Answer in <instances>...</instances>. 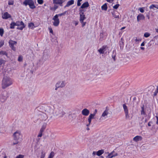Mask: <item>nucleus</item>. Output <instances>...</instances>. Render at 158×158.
Wrapping results in <instances>:
<instances>
[{"mask_svg":"<svg viewBox=\"0 0 158 158\" xmlns=\"http://www.w3.org/2000/svg\"><path fill=\"white\" fill-rule=\"evenodd\" d=\"M46 152L42 150L41 152L40 158H44L45 156Z\"/></svg>","mask_w":158,"mask_h":158,"instance_id":"obj_28","label":"nucleus"},{"mask_svg":"<svg viewBox=\"0 0 158 158\" xmlns=\"http://www.w3.org/2000/svg\"><path fill=\"white\" fill-rule=\"evenodd\" d=\"M2 16L3 19H5L10 18L11 17V15L6 12L2 13Z\"/></svg>","mask_w":158,"mask_h":158,"instance_id":"obj_15","label":"nucleus"},{"mask_svg":"<svg viewBox=\"0 0 158 158\" xmlns=\"http://www.w3.org/2000/svg\"><path fill=\"white\" fill-rule=\"evenodd\" d=\"M23 59V56H19L18 57V60L20 62V61H22Z\"/></svg>","mask_w":158,"mask_h":158,"instance_id":"obj_40","label":"nucleus"},{"mask_svg":"<svg viewBox=\"0 0 158 158\" xmlns=\"http://www.w3.org/2000/svg\"><path fill=\"white\" fill-rule=\"evenodd\" d=\"M15 26H16V22H12L10 24V28L11 29H14Z\"/></svg>","mask_w":158,"mask_h":158,"instance_id":"obj_27","label":"nucleus"},{"mask_svg":"<svg viewBox=\"0 0 158 158\" xmlns=\"http://www.w3.org/2000/svg\"><path fill=\"white\" fill-rule=\"evenodd\" d=\"M57 15V17H58V16H61L62 15H64L63 13L59 14L58 15Z\"/></svg>","mask_w":158,"mask_h":158,"instance_id":"obj_57","label":"nucleus"},{"mask_svg":"<svg viewBox=\"0 0 158 158\" xmlns=\"http://www.w3.org/2000/svg\"><path fill=\"white\" fill-rule=\"evenodd\" d=\"M65 113L64 108L62 107H60L56 110L54 115L60 117H62Z\"/></svg>","mask_w":158,"mask_h":158,"instance_id":"obj_3","label":"nucleus"},{"mask_svg":"<svg viewBox=\"0 0 158 158\" xmlns=\"http://www.w3.org/2000/svg\"><path fill=\"white\" fill-rule=\"evenodd\" d=\"M4 44V41L3 40H1L0 41V48Z\"/></svg>","mask_w":158,"mask_h":158,"instance_id":"obj_44","label":"nucleus"},{"mask_svg":"<svg viewBox=\"0 0 158 158\" xmlns=\"http://www.w3.org/2000/svg\"><path fill=\"white\" fill-rule=\"evenodd\" d=\"M91 120H92L91 119H90V118H88V121L89 122V123L86 125V126L87 127H88L90 125L91 121Z\"/></svg>","mask_w":158,"mask_h":158,"instance_id":"obj_41","label":"nucleus"},{"mask_svg":"<svg viewBox=\"0 0 158 158\" xmlns=\"http://www.w3.org/2000/svg\"><path fill=\"white\" fill-rule=\"evenodd\" d=\"M9 44L10 47L11 48L12 50L15 51V46L16 45L17 42L10 40L9 42Z\"/></svg>","mask_w":158,"mask_h":158,"instance_id":"obj_11","label":"nucleus"},{"mask_svg":"<svg viewBox=\"0 0 158 158\" xmlns=\"http://www.w3.org/2000/svg\"><path fill=\"white\" fill-rule=\"evenodd\" d=\"M49 31L50 33H53V30L52 29V28H49Z\"/></svg>","mask_w":158,"mask_h":158,"instance_id":"obj_56","label":"nucleus"},{"mask_svg":"<svg viewBox=\"0 0 158 158\" xmlns=\"http://www.w3.org/2000/svg\"><path fill=\"white\" fill-rule=\"evenodd\" d=\"M151 34L148 32H146L144 33V36L146 37L147 38L149 37L150 35Z\"/></svg>","mask_w":158,"mask_h":158,"instance_id":"obj_34","label":"nucleus"},{"mask_svg":"<svg viewBox=\"0 0 158 158\" xmlns=\"http://www.w3.org/2000/svg\"><path fill=\"white\" fill-rule=\"evenodd\" d=\"M37 2L39 4H42L43 3V0H37Z\"/></svg>","mask_w":158,"mask_h":158,"instance_id":"obj_45","label":"nucleus"},{"mask_svg":"<svg viewBox=\"0 0 158 158\" xmlns=\"http://www.w3.org/2000/svg\"><path fill=\"white\" fill-rule=\"evenodd\" d=\"M4 33V30L3 28H0V35L1 36H2Z\"/></svg>","mask_w":158,"mask_h":158,"instance_id":"obj_38","label":"nucleus"},{"mask_svg":"<svg viewBox=\"0 0 158 158\" xmlns=\"http://www.w3.org/2000/svg\"><path fill=\"white\" fill-rule=\"evenodd\" d=\"M46 127V123L44 124L42 126V128H43L44 129H45Z\"/></svg>","mask_w":158,"mask_h":158,"instance_id":"obj_50","label":"nucleus"},{"mask_svg":"<svg viewBox=\"0 0 158 158\" xmlns=\"http://www.w3.org/2000/svg\"><path fill=\"white\" fill-rule=\"evenodd\" d=\"M106 37V35L104 32L101 33L100 35V40L101 41L102 40L104 39Z\"/></svg>","mask_w":158,"mask_h":158,"instance_id":"obj_24","label":"nucleus"},{"mask_svg":"<svg viewBox=\"0 0 158 158\" xmlns=\"http://www.w3.org/2000/svg\"><path fill=\"white\" fill-rule=\"evenodd\" d=\"M65 1V0H53V3L54 4H59L61 6H62L63 3Z\"/></svg>","mask_w":158,"mask_h":158,"instance_id":"obj_17","label":"nucleus"},{"mask_svg":"<svg viewBox=\"0 0 158 158\" xmlns=\"http://www.w3.org/2000/svg\"><path fill=\"white\" fill-rule=\"evenodd\" d=\"M16 26L18 27L17 29L22 30L25 27L24 23L22 21H18L16 22Z\"/></svg>","mask_w":158,"mask_h":158,"instance_id":"obj_7","label":"nucleus"},{"mask_svg":"<svg viewBox=\"0 0 158 158\" xmlns=\"http://www.w3.org/2000/svg\"><path fill=\"white\" fill-rule=\"evenodd\" d=\"M108 113V110L106 109L102 113L101 117L99 118L100 121H102L106 119L107 118V115Z\"/></svg>","mask_w":158,"mask_h":158,"instance_id":"obj_10","label":"nucleus"},{"mask_svg":"<svg viewBox=\"0 0 158 158\" xmlns=\"http://www.w3.org/2000/svg\"><path fill=\"white\" fill-rule=\"evenodd\" d=\"M14 139L16 140H18L19 139L21 138L22 136L20 133L19 131H16L13 134Z\"/></svg>","mask_w":158,"mask_h":158,"instance_id":"obj_12","label":"nucleus"},{"mask_svg":"<svg viewBox=\"0 0 158 158\" xmlns=\"http://www.w3.org/2000/svg\"><path fill=\"white\" fill-rule=\"evenodd\" d=\"M79 12V15H80L79 20L80 22H82V21H84L86 18L85 15L84 14L85 10H84L80 9Z\"/></svg>","mask_w":158,"mask_h":158,"instance_id":"obj_8","label":"nucleus"},{"mask_svg":"<svg viewBox=\"0 0 158 158\" xmlns=\"http://www.w3.org/2000/svg\"><path fill=\"white\" fill-rule=\"evenodd\" d=\"M74 3V1L73 0H71L69 1L67 3L65 7H68L69 6L73 4Z\"/></svg>","mask_w":158,"mask_h":158,"instance_id":"obj_25","label":"nucleus"},{"mask_svg":"<svg viewBox=\"0 0 158 158\" xmlns=\"http://www.w3.org/2000/svg\"><path fill=\"white\" fill-rule=\"evenodd\" d=\"M141 114L145 115V113L144 112V106H143L141 107Z\"/></svg>","mask_w":158,"mask_h":158,"instance_id":"obj_37","label":"nucleus"},{"mask_svg":"<svg viewBox=\"0 0 158 158\" xmlns=\"http://www.w3.org/2000/svg\"><path fill=\"white\" fill-rule=\"evenodd\" d=\"M118 154L117 153L115 152L114 151H113L108 154L107 157L108 158H112L113 157L116 156Z\"/></svg>","mask_w":158,"mask_h":158,"instance_id":"obj_18","label":"nucleus"},{"mask_svg":"<svg viewBox=\"0 0 158 158\" xmlns=\"http://www.w3.org/2000/svg\"><path fill=\"white\" fill-rule=\"evenodd\" d=\"M64 94L63 93H60L57 94L56 96V98L58 100H62L64 99Z\"/></svg>","mask_w":158,"mask_h":158,"instance_id":"obj_16","label":"nucleus"},{"mask_svg":"<svg viewBox=\"0 0 158 158\" xmlns=\"http://www.w3.org/2000/svg\"><path fill=\"white\" fill-rule=\"evenodd\" d=\"M89 6V4L88 2H86L83 3L81 6L80 7L81 8L83 9L85 8H87Z\"/></svg>","mask_w":158,"mask_h":158,"instance_id":"obj_22","label":"nucleus"},{"mask_svg":"<svg viewBox=\"0 0 158 158\" xmlns=\"http://www.w3.org/2000/svg\"><path fill=\"white\" fill-rule=\"evenodd\" d=\"M28 27H29L31 28L32 29H33L34 27V23H29L28 24Z\"/></svg>","mask_w":158,"mask_h":158,"instance_id":"obj_33","label":"nucleus"},{"mask_svg":"<svg viewBox=\"0 0 158 158\" xmlns=\"http://www.w3.org/2000/svg\"><path fill=\"white\" fill-rule=\"evenodd\" d=\"M102 9L103 10H106L107 8V6L106 3L103 5L101 7Z\"/></svg>","mask_w":158,"mask_h":158,"instance_id":"obj_29","label":"nucleus"},{"mask_svg":"<svg viewBox=\"0 0 158 158\" xmlns=\"http://www.w3.org/2000/svg\"><path fill=\"white\" fill-rule=\"evenodd\" d=\"M97 110L96 109H95L94 112V113L93 114H94L95 115L96 114L97 112Z\"/></svg>","mask_w":158,"mask_h":158,"instance_id":"obj_58","label":"nucleus"},{"mask_svg":"<svg viewBox=\"0 0 158 158\" xmlns=\"http://www.w3.org/2000/svg\"><path fill=\"white\" fill-rule=\"evenodd\" d=\"M116 52L115 51H113L112 55V58L114 61L115 60V57L116 56Z\"/></svg>","mask_w":158,"mask_h":158,"instance_id":"obj_32","label":"nucleus"},{"mask_svg":"<svg viewBox=\"0 0 158 158\" xmlns=\"http://www.w3.org/2000/svg\"><path fill=\"white\" fill-rule=\"evenodd\" d=\"M142 139V138L141 136L137 135L133 138V140L137 142L139 141H141Z\"/></svg>","mask_w":158,"mask_h":158,"instance_id":"obj_21","label":"nucleus"},{"mask_svg":"<svg viewBox=\"0 0 158 158\" xmlns=\"http://www.w3.org/2000/svg\"><path fill=\"white\" fill-rule=\"evenodd\" d=\"M24 156L22 155H19L15 158H23Z\"/></svg>","mask_w":158,"mask_h":158,"instance_id":"obj_42","label":"nucleus"},{"mask_svg":"<svg viewBox=\"0 0 158 158\" xmlns=\"http://www.w3.org/2000/svg\"><path fill=\"white\" fill-rule=\"evenodd\" d=\"M156 120H157V121L156 122V123L158 125V116H156Z\"/></svg>","mask_w":158,"mask_h":158,"instance_id":"obj_54","label":"nucleus"},{"mask_svg":"<svg viewBox=\"0 0 158 158\" xmlns=\"http://www.w3.org/2000/svg\"><path fill=\"white\" fill-rule=\"evenodd\" d=\"M7 94L6 92H2L0 96V99L2 102H4L7 99Z\"/></svg>","mask_w":158,"mask_h":158,"instance_id":"obj_14","label":"nucleus"},{"mask_svg":"<svg viewBox=\"0 0 158 158\" xmlns=\"http://www.w3.org/2000/svg\"><path fill=\"white\" fill-rule=\"evenodd\" d=\"M146 43V42L145 41H143L141 44V46H144L145 45V44Z\"/></svg>","mask_w":158,"mask_h":158,"instance_id":"obj_53","label":"nucleus"},{"mask_svg":"<svg viewBox=\"0 0 158 158\" xmlns=\"http://www.w3.org/2000/svg\"><path fill=\"white\" fill-rule=\"evenodd\" d=\"M155 30H156V32L158 33V27H157V28H156L155 29Z\"/></svg>","mask_w":158,"mask_h":158,"instance_id":"obj_64","label":"nucleus"},{"mask_svg":"<svg viewBox=\"0 0 158 158\" xmlns=\"http://www.w3.org/2000/svg\"><path fill=\"white\" fill-rule=\"evenodd\" d=\"M54 156V153L53 152H52L48 156V158H53Z\"/></svg>","mask_w":158,"mask_h":158,"instance_id":"obj_31","label":"nucleus"},{"mask_svg":"<svg viewBox=\"0 0 158 158\" xmlns=\"http://www.w3.org/2000/svg\"><path fill=\"white\" fill-rule=\"evenodd\" d=\"M106 48V46H104L100 48L99 50H98V52L100 54H103L105 51V48Z\"/></svg>","mask_w":158,"mask_h":158,"instance_id":"obj_23","label":"nucleus"},{"mask_svg":"<svg viewBox=\"0 0 158 158\" xmlns=\"http://www.w3.org/2000/svg\"><path fill=\"white\" fill-rule=\"evenodd\" d=\"M95 115L93 114H91L89 115L88 118H90V119H92L94 118Z\"/></svg>","mask_w":158,"mask_h":158,"instance_id":"obj_39","label":"nucleus"},{"mask_svg":"<svg viewBox=\"0 0 158 158\" xmlns=\"http://www.w3.org/2000/svg\"><path fill=\"white\" fill-rule=\"evenodd\" d=\"M0 55H6V56H7V54L6 52L3 51H1L0 52Z\"/></svg>","mask_w":158,"mask_h":158,"instance_id":"obj_35","label":"nucleus"},{"mask_svg":"<svg viewBox=\"0 0 158 158\" xmlns=\"http://www.w3.org/2000/svg\"><path fill=\"white\" fill-rule=\"evenodd\" d=\"M12 80L11 78L9 76H4L2 81V88L5 89L12 85Z\"/></svg>","mask_w":158,"mask_h":158,"instance_id":"obj_1","label":"nucleus"},{"mask_svg":"<svg viewBox=\"0 0 158 158\" xmlns=\"http://www.w3.org/2000/svg\"><path fill=\"white\" fill-rule=\"evenodd\" d=\"M156 7H157V6H156L154 5H152L150 6L149 7V8L150 9H152L154 7H155L156 8Z\"/></svg>","mask_w":158,"mask_h":158,"instance_id":"obj_43","label":"nucleus"},{"mask_svg":"<svg viewBox=\"0 0 158 158\" xmlns=\"http://www.w3.org/2000/svg\"><path fill=\"white\" fill-rule=\"evenodd\" d=\"M45 113L50 116V118H52L54 114V108L50 106H46L44 108Z\"/></svg>","mask_w":158,"mask_h":158,"instance_id":"obj_4","label":"nucleus"},{"mask_svg":"<svg viewBox=\"0 0 158 158\" xmlns=\"http://www.w3.org/2000/svg\"><path fill=\"white\" fill-rule=\"evenodd\" d=\"M144 19L145 17L144 15L141 14H139L137 16V20L138 22H139L140 20Z\"/></svg>","mask_w":158,"mask_h":158,"instance_id":"obj_20","label":"nucleus"},{"mask_svg":"<svg viewBox=\"0 0 158 158\" xmlns=\"http://www.w3.org/2000/svg\"><path fill=\"white\" fill-rule=\"evenodd\" d=\"M95 154H96V152H95L94 151L92 153V155L94 156L95 155Z\"/></svg>","mask_w":158,"mask_h":158,"instance_id":"obj_61","label":"nucleus"},{"mask_svg":"<svg viewBox=\"0 0 158 158\" xmlns=\"http://www.w3.org/2000/svg\"><path fill=\"white\" fill-rule=\"evenodd\" d=\"M119 6V4H117L113 6V8L114 9H117Z\"/></svg>","mask_w":158,"mask_h":158,"instance_id":"obj_47","label":"nucleus"},{"mask_svg":"<svg viewBox=\"0 0 158 158\" xmlns=\"http://www.w3.org/2000/svg\"><path fill=\"white\" fill-rule=\"evenodd\" d=\"M114 0H106V1L109 2L111 3Z\"/></svg>","mask_w":158,"mask_h":158,"instance_id":"obj_60","label":"nucleus"},{"mask_svg":"<svg viewBox=\"0 0 158 158\" xmlns=\"http://www.w3.org/2000/svg\"><path fill=\"white\" fill-rule=\"evenodd\" d=\"M154 40H156L158 39V35H156L154 37Z\"/></svg>","mask_w":158,"mask_h":158,"instance_id":"obj_51","label":"nucleus"},{"mask_svg":"<svg viewBox=\"0 0 158 158\" xmlns=\"http://www.w3.org/2000/svg\"><path fill=\"white\" fill-rule=\"evenodd\" d=\"M39 118L42 121H44L46 123L51 122L49 118H48L47 115L46 113L39 111L37 113Z\"/></svg>","mask_w":158,"mask_h":158,"instance_id":"obj_2","label":"nucleus"},{"mask_svg":"<svg viewBox=\"0 0 158 158\" xmlns=\"http://www.w3.org/2000/svg\"><path fill=\"white\" fill-rule=\"evenodd\" d=\"M14 4V1L12 0H9L8 2L9 5H13Z\"/></svg>","mask_w":158,"mask_h":158,"instance_id":"obj_36","label":"nucleus"},{"mask_svg":"<svg viewBox=\"0 0 158 158\" xmlns=\"http://www.w3.org/2000/svg\"><path fill=\"white\" fill-rule=\"evenodd\" d=\"M123 107L125 113L126 118V119H130L132 118V116L129 114L127 106L125 104H123Z\"/></svg>","mask_w":158,"mask_h":158,"instance_id":"obj_5","label":"nucleus"},{"mask_svg":"<svg viewBox=\"0 0 158 158\" xmlns=\"http://www.w3.org/2000/svg\"><path fill=\"white\" fill-rule=\"evenodd\" d=\"M139 10L140 11L141 13H143L144 11L143 8H140L139 9Z\"/></svg>","mask_w":158,"mask_h":158,"instance_id":"obj_49","label":"nucleus"},{"mask_svg":"<svg viewBox=\"0 0 158 158\" xmlns=\"http://www.w3.org/2000/svg\"><path fill=\"white\" fill-rule=\"evenodd\" d=\"M6 61L2 59H0V66L2 64H4L5 63Z\"/></svg>","mask_w":158,"mask_h":158,"instance_id":"obj_30","label":"nucleus"},{"mask_svg":"<svg viewBox=\"0 0 158 158\" xmlns=\"http://www.w3.org/2000/svg\"><path fill=\"white\" fill-rule=\"evenodd\" d=\"M65 86L64 81H58L56 84L55 90H57L58 88H63Z\"/></svg>","mask_w":158,"mask_h":158,"instance_id":"obj_9","label":"nucleus"},{"mask_svg":"<svg viewBox=\"0 0 158 158\" xmlns=\"http://www.w3.org/2000/svg\"><path fill=\"white\" fill-rule=\"evenodd\" d=\"M23 4L25 6L28 5L32 9H34L36 7L34 5V2L32 0H25L23 2Z\"/></svg>","mask_w":158,"mask_h":158,"instance_id":"obj_6","label":"nucleus"},{"mask_svg":"<svg viewBox=\"0 0 158 158\" xmlns=\"http://www.w3.org/2000/svg\"><path fill=\"white\" fill-rule=\"evenodd\" d=\"M82 24V27H84L86 23V22H84L83 21H82V22H81Z\"/></svg>","mask_w":158,"mask_h":158,"instance_id":"obj_52","label":"nucleus"},{"mask_svg":"<svg viewBox=\"0 0 158 158\" xmlns=\"http://www.w3.org/2000/svg\"><path fill=\"white\" fill-rule=\"evenodd\" d=\"M140 48L141 50H144L145 49V48L144 47H141Z\"/></svg>","mask_w":158,"mask_h":158,"instance_id":"obj_63","label":"nucleus"},{"mask_svg":"<svg viewBox=\"0 0 158 158\" xmlns=\"http://www.w3.org/2000/svg\"><path fill=\"white\" fill-rule=\"evenodd\" d=\"M152 123V122H149L148 123V126L150 127V126H151V123Z\"/></svg>","mask_w":158,"mask_h":158,"instance_id":"obj_59","label":"nucleus"},{"mask_svg":"<svg viewBox=\"0 0 158 158\" xmlns=\"http://www.w3.org/2000/svg\"><path fill=\"white\" fill-rule=\"evenodd\" d=\"M104 152V150H99L96 152V155L98 156H100L103 154Z\"/></svg>","mask_w":158,"mask_h":158,"instance_id":"obj_26","label":"nucleus"},{"mask_svg":"<svg viewBox=\"0 0 158 158\" xmlns=\"http://www.w3.org/2000/svg\"><path fill=\"white\" fill-rule=\"evenodd\" d=\"M82 1V0H77V6H79L81 5V3L80 2Z\"/></svg>","mask_w":158,"mask_h":158,"instance_id":"obj_46","label":"nucleus"},{"mask_svg":"<svg viewBox=\"0 0 158 158\" xmlns=\"http://www.w3.org/2000/svg\"><path fill=\"white\" fill-rule=\"evenodd\" d=\"M44 129L43 128H41V129H40V131H39L43 133L44 132Z\"/></svg>","mask_w":158,"mask_h":158,"instance_id":"obj_55","label":"nucleus"},{"mask_svg":"<svg viewBox=\"0 0 158 158\" xmlns=\"http://www.w3.org/2000/svg\"><path fill=\"white\" fill-rule=\"evenodd\" d=\"M81 113L84 115L87 116L89 114V111L86 108L84 109L82 111Z\"/></svg>","mask_w":158,"mask_h":158,"instance_id":"obj_19","label":"nucleus"},{"mask_svg":"<svg viewBox=\"0 0 158 158\" xmlns=\"http://www.w3.org/2000/svg\"><path fill=\"white\" fill-rule=\"evenodd\" d=\"M43 133L39 131L38 135L37 136L38 137H41Z\"/></svg>","mask_w":158,"mask_h":158,"instance_id":"obj_48","label":"nucleus"},{"mask_svg":"<svg viewBox=\"0 0 158 158\" xmlns=\"http://www.w3.org/2000/svg\"><path fill=\"white\" fill-rule=\"evenodd\" d=\"M57 6L56 5H54V9H55V10H56L57 8Z\"/></svg>","mask_w":158,"mask_h":158,"instance_id":"obj_62","label":"nucleus"},{"mask_svg":"<svg viewBox=\"0 0 158 158\" xmlns=\"http://www.w3.org/2000/svg\"><path fill=\"white\" fill-rule=\"evenodd\" d=\"M52 20L54 21L53 23V25L56 27L57 26L60 22L59 19L57 17V15H55L52 18Z\"/></svg>","mask_w":158,"mask_h":158,"instance_id":"obj_13","label":"nucleus"}]
</instances>
